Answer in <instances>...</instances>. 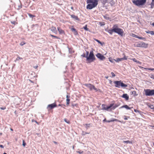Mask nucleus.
Wrapping results in <instances>:
<instances>
[{"label":"nucleus","mask_w":154,"mask_h":154,"mask_svg":"<svg viewBox=\"0 0 154 154\" xmlns=\"http://www.w3.org/2000/svg\"><path fill=\"white\" fill-rule=\"evenodd\" d=\"M87 3L89 4L87 6V9H91L97 6L98 1L97 0H87Z\"/></svg>","instance_id":"f257e3e1"},{"label":"nucleus","mask_w":154,"mask_h":154,"mask_svg":"<svg viewBox=\"0 0 154 154\" xmlns=\"http://www.w3.org/2000/svg\"><path fill=\"white\" fill-rule=\"evenodd\" d=\"M112 31L117 33L119 35L122 36H123L124 33L123 29L119 28L116 25H115L113 26Z\"/></svg>","instance_id":"f03ea898"},{"label":"nucleus","mask_w":154,"mask_h":154,"mask_svg":"<svg viewBox=\"0 0 154 154\" xmlns=\"http://www.w3.org/2000/svg\"><path fill=\"white\" fill-rule=\"evenodd\" d=\"M95 57L93 51H91L90 53L89 56L87 57V61L88 63H90L95 60Z\"/></svg>","instance_id":"7ed1b4c3"},{"label":"nucleus","mask_w":154,"mask_h":154,"mask_svg":"<svg viewBox=\"0 0 154 154\" xmlns=\"http://www.w3.org/2000/svg\"><path fill=\"white\" fill-rule=\"evenodd\" d=\"M146 0H134L133 1V2L135 5L139 6L144 5L146 2Z\"/></svg>","instance_id":"20e7f679"},{"label":"nucleus","mask_w":154,"mask_h":154,"mask_svg":"<svg viewBox=\"0 0 154 154\" xmlns=\"http://www.w3.org/2000/svg\"><path fill=\"white\" fill-rule=\"evenodd\" d=\"M114 83L116 85L115 86L116 87L119 88L120 86L122 87L125 88L127 86V85L124 84L120 81H116L114 82Z\"/></svg>","instance_id":"39448f33"},{"label":"nucleus","mask_w":154,"mask_h":154,"mask_svg":"<svg viewBox=\"0 0 154 154\" xmlns=\"http://www.w3.org/2000/svg\"><path fill=\"white\" fill-rule=\"evenodd\" d=\"M118 105L114 103L111 104L109 106L106 107V111H112L114 110L116 108L118 107Z\"/></svg>","instance_id":"423d86ee"},{"label":"nucleus","mask_w":154,"mask_h":154,"mask_svg":"<svg viewBox=\"0 0 154 154\" xmlns=\"http://www.w3.org/2000/svg\"><path fill=\"white\" fill-rule=\"evenodd\" d=\"M144 91L146 96H150L154 95V89L151 90L149 89H145Z\"/></svg>","instance_id":"0eeeda50"},{"label":"nucleus","mask_w":154,"mask_h":154,"mask_svg":"<svg viewBox=\"0 0 154 154\" xmlns=\"http://www.w3.org/2000/svg\"><path fill=\"white\" fill-rule=\"evenodd\" d=\"M84 85L88 88L90 91H92L93 89H94L96 91H97V88H96L94 85H92L90 83L86 84H84Z\"/></svg>","instance_id":"6e6552de"},{"label":"nucleus","mask_w":154,"mask_h":154,"mask_svg":"<svg viewBox=\"0 0 154 154\" xmlns=\"http://www.w3.org/2000/svg\"><path fill=\"white\" fill-rule=\"evenodd\" d=\"M57 106V104L56 103H53L48 105L47 107V108L48 110H50L52 109L54 107Z\"/></svg>","instance_id":"1a4fd4ad"},{"label":"nucleus","mask_w":154,"mask_h":154,"mask_svg":"<svg viewBox=\"0 0 154 154\" xmlns=\"http://www.w3.org/2000/svg\"><path fill=\"white\" fill-rule=\"evenodd\" d=\"M137 46L146 48L148 46V44L143 42H141L139 44H138Z\"/></svg>","instance_id":"9d476101"},{"label":"nucleus","mask_w":154,"mask_h":154,"mask_svg":"<svg viewBox=\"0 0 154 154\" xmlns=\"http://www.w3.org/2000/svg\"><path fill=\"white\" fill-rule=\"evenodd\" d=\"M127 59V57H126L125 56L123 58H117L115 60V61L117 62H119L120 61H121L125 60H126Z\"/></svg>","instance_id":"9b49d317"},{"label":"nucleus","mask_w":154,"mask_h":154,"mask_svg":"<svg viewBox=\"0 0 154 154\" xmlns=\"http://www.w3.org/2000/svg\"><path fill=\"white\" fill-rule=\"evenodd\" d=\"M96 56L97 57L101 60H103L105 59V57L100 53H97L96 55Z\"/></svg>","instance_id":"f8f14e48"},{"label":"nucleus","mask_w":154,"mask_h":154,"mask_svg":"<svg viewBox=\"0 0 154 154\" xmlns=\"http://www.w3.org/2000/svg\"><path fill=\"white\" fill-rule=\"evenodd\" d=\"M70 96L69 95H67L66 96V105L68 106L70 103V99L69 98Z\"/></svg>","instance_id":"ddd939ff"},{"label":"nucleus","mask_w":154,"mask_h":154,"mask_svg":"<svg viewBox=\"0 0 154 154\" xmlns=\"http://www.w3.org/2000/svg\"><path fill=\"white\" fill-rule=\"evenodd\" d=\"M71 31L73 32L75 35L78 34V32L76 29L73 27V26H72L71 29Z\"/></svg>","instance_id":"4468645a"},{"label":"nucleus","mask_w":154,"mask_h":154,"mask_svg":"<svg viewBox=\"0 0 154 154\" xmlns=\"http://www.w3.org/2000/svg\"><path fill=\"white\" fill-rule=\"evenodd\" d=\"M71 16L72 18L74 19L75 20H79V19L78 18V16H75L74 15H71Z\"/></svg>","instance_id":"2eb2a0df"},{"label":"nucleus","mask_w":154,"mask_h":154,"mask_svg":"<svg viewBox=\"0 0 154 154\" xmlns=\"http://www.w3.org/2000/svg\"><path fill=\"white\" fill-rule=\"evenodd\" d=\"M57 30L60 34L63 33L64 32V31L61 29L60 27H58L57 28Z\"/></svg>","instance_id":"dca6fc26"},{"label":"nucleus","mask_w":154,"mask_h":154,"mask_svg":"<svg viewBox=\"0 0 154 154\" xmlns=\"http://www.w3.org/2000/svg\"><path fill=\"white\" fill-rule=\"evenodd\" d=\"M122 97L125 98L127 100H128L129 99V97L128 96L127 94H124Z\"/></svg>","instance_id":"f3484780"},{"label":"nucleus","mask_w":154,"mask_h":154,"mask_svg":"<svg viewBox=\"0 0 154 154\" xmlns=\"http://www.w3.org/2000/svg\"><path fill=\"white\" fill-rule=\"evenodd\" d=\"M51 30L54 32H56V29L55 27H52L51 29Z\"/></svg>","instance_id":"a211bd4d"},{"label":"nucleus","mask_w":154,"mask_h":154,"mask_svg":"<svg viewBox=\"0 0 154 154\" xmlns=\"http://www.w3.org/2000/svg\"><path fill=\"white\" fill-rule=\"evenodd\" d=\"M121 108H125L127 109H130L131 108L129 107L127 105H125L121 107Z\"/></svg>","instance_id":"6ab92c4d"},{"label":"nucleus","mask_w":154,"mask_h":154,"mask_svg":"<svg viewBox=\"0 0 154 154\" xmlns=\"http://www.w3.org/2000/svg\"><path fill=\"white\" fill-rule=\"evenodd\" d=\"M116 121H118V120L117 119H111V120H110V121H106V122H110Z\"/></svg>","instance_id":"aec40b11"},{"label":"nucleus","mask_w":154,"mask_h":154,"mask_svg":"<svg viewBox=\"0 0 154 154\" xmlns=\"http://www.w3.org/2000/svg\"><path fill=\"white\" fill-rule=\"evenodd\" d=\"M110 0L111 1L109 2L110 4H111V5H113L115 4L114 2L113 1V0Z\"/></svg>","instance_id":"412c9836"},{"label":"nucleus","mask_w":154,"mask_h":154,"mask_svg":"<svg viewBox=\"0 0 154 154\" xmlns=\"http://www.w3.org/2000/svg\"><path fill=\"white\" fill-rule=\"evenodd\" d=\"M109 61L112 63H113L114 62V61H115V60L112 59V58H109Z\"/></svg>","instance_id":"4be33fe9"},{"label":"nucleus","mask_w":154,"mask_h":154,"mask_svg":"<svg viewBox=\"0 0 154 154\" xmlns=\"http://www.w3.org/2000/svg\"><path fill=\"white\" fill-rule=\"evenodd\" d=\"M27 14L31 18H33V17H35V15H33L30 13H28Z\"/></svg>","instance_id":"5701e85b"},{"label":"nucleus","mask_w":154,"mask_h":154,"mask_svg":"<svg viewBox=\"0 0 154 154\" xmlns=\"http://www.w3.org/2000/svg\"><path fill=\"white\" fill-rule=\"evenodd\" d=\"M123 142L124 143H131L132 144V142L131 141H130L129 140H127V141H123Z\"/></svg>","instance_id":"b1692460"},{"label":"nucleus","mask_w":154,"mask_h":154,"mask_svg":"<svg viewBox=\"0 0 154 154\" xmlns=\"http://www.w3.org/2000/svg\"><path fill=\"white\" fill-rule=\"evenodd\" d=\"M83 28L86 31H88L89 30V29L87 28V25L83 27Z\"/></svg>","instance_id":"393cba45"},{"label":"nucleus","mask_w":154,"mask_h":154,"mask_svg":"<svg viewBox=\"0 0 154 154\" xmlns=\"http://www.w3.org/2000/svg\"><path fill=\"white\" fill-rule=\"evenodd\" d=\"M90 124H85L84 125L85 126L86 128L87 129H88V128L90 127Z\"/></svg>","instance_id":"a878e982"},{"label":"nucleus","mask_w":154,"mask_h":154,"mask_svg":"<svg viewBox=\"0 0 154 154\" xmlns=\"http://www.w3.org/2000/svg\"><path fill=\"white\" fill-rule=\"evenodd\" d=\"M131 35L133 37H135L137 38H138V36L134 34H132Z\"/></svg>","instance_id":"bb28decb"},{"label":"nucleus","mask_w":154,"mask_h":154,"mask_svg":"<svg viewBox=\"0 0 154 154\" xmlns=\"http://www.w3.org/2000/svg\"><path fill=\"white\" fill-rule=\"evenodd\" d=\"M23 59V58L22 57H21L19 56H18L17 58L16 59V60H22Z\"/></svg>","instance_id":"cd10ccee"},{"label":"nucleus","mask_w":154,"mask_h":154,"mask_svg":"<svg viewBox=\"0 0 154 154\" xmlns=\"http://www.w3.org/2000/svg\"><path fill=\"white\" fill-rule=\"evenodd\" d=\"M148 106L152 109H154V106L153 105H149Z\"/></svg>","instance_id":"c85d7f7f"},{"label":"nucleus","mask_w":154,"mask_h":154,"mask_svg":"<svg viewBox=\"0 0 154 154\" xmlns=\"http://www.w3.org/2000/svg\"><path fill=\"white\" fill-rule=\"evenodd\" d=\"M25 44H26V43L24 42H21L20 43V45L21 46H23V45H24Z\"/></svg>","instance_id":"c756f323"},{"label":"nucleus","mask_w":154,"mask_h":154,"mask_svg":"<svg viewBox=\"0 0 154 154\" xmlns=\"http://www.w3.org/2000/svg\"><path fill=\"white\" fill-rule=\"evenodd\" d=\"M50 35L52 37H54V38H55L57 39H59V38L57 36H55V35Z\"/></svg>","instance_id":"7c9ffc66"},{"label":"nucleus","mask_w":154,"mask_h":154,"mask_svg":"<svg viewBox=\"0 0 154 154\" xmlns=\"http://www.w3.org/2000/svg\"><path fill=\"white\" fill-rule=\"evenodd\" d=\"M26 143H25L24 140H23V145L24 146H26Z\"/></svg>","instance_id":"2f4dec72"},{"label":"nucleus","mask_w":154,"mask_h":154,"mask_svg":"<svg viewBox=\"0 0 154 154\" xmlns=\"http://www.w3.org/2000/svg\"><path fill=\"white\" fill-rule=\"evenodd\" d=\"M81 56L82 57H86V58H87V57H88V56H86L84 53L82 55H81Z\"/></svg>","instance_id":"473e14b6"},{"label":"nucleus","mask_w":154,"mask_h":154,"mask_svg":"<svg viewBox=\"0 0 154 154\" xmlns=\"http://www.w3.org/2000/svg\"><path fill=\"white\" fill-rule=\"evenodd\" d=\"M77 152L79 154H82L83 152V151L80 150L77 151Z\"/></svg>","instance_id":"72a5a7b5"},{"label":"nucleus","mask_w":154,"mask_h":154,"mask_svg":"<svg viewBox=\"0 0 154 154\" xmlns=\"http://www.w3.org/2000/svg\"><path fill=\"white\" fill-rule=\"evenodd\" d=\"M145 69H147L151 70H154V68H144Z\"/></svg>","instance_id":"f704fd0d"},{"label":"nucleus","mask_w":154,"mask_h":154,"mask_svg":"<svg viewBox=\"0 0 154 154\" xmlns=\"http://www.w3.org/2000/svg\"><path fill=\"white\" fill-rule=\"evenodd\" d=\"M149 33L152 35H154V32L153 31H149Z\"/></svg>","instance_id":"c9c22d12"},{"label":"nucleus","mask_w":154,"mask_h":154,"mask_svg":"<svg viewBox=\"0 0 154 154\" xmlns=\"http://www.w3.org/2000/svg\"><path fill=\"white\" fill-rule=\"evenodd\" d=\"M111 74L112 75V77H114L115 76V75L113 72L111 73Z\"/></svg>","instance_id":"e433bc0d"},{"label":"nucleus","mask_w":154,"mask_h":154,"mask_svg":"<svg viewBox=\"0 0 154 154\" xmlns=\"http://www.w3.org/2000/svg\"><path fill=\"white\" fill-rule=\"evenodd\" d=\"M131 60H132L134 62H137V60H136V59L135 58H133L131 59Z\"/></svg>","instance_id":"4c0bfd02"},{"label":"nucleus","mask_w":154,"mask_h":154,"mask_svg":"<svg viewBox=\"0 0 154 154\" xmlns=\"http://www.w3.org/2000/svg\"><path fill=\"white\" fill-rule=\"evenodd\" d=\"M11 23L14 24H15L16 23H16V22L15 21H11Z\"/></svg>","instance_id":"58836bf2"},{"label":"nucleus","mask_w":154,"mask_h":154,"mask_svg":"<svg viewBox=\"0 0 154 154\" xmlns=\"http://www.w3.org/2000/svg\"><path fill=\"white\" fill-rule=\"evenodd\" d=\"M100 24L101 25H104L105 24V23L104 22H100Z\"/></svg>","instance_id":"ea45409f"},{"label":"nucleus","mask_w":154,"mask_h":154,"mask_svg":"<svg viewBox=\"0 0 154 154\" xmlns=\"http://www.w3.org/2000/svg\"><path fill=\"white\" fill-rule=\"evenodd\" d=\"M0 109H1L4 110V109H6V107H0Z\"/></svg>","instance_id":"a19ab883"},{"label":"nucleus","mask_w":154,"mask_h":154,"mask_svg":"<svg viewBox=\"0 0 154 154\" xmlns=\"http://www.w3.org/2000/svg\"><path fill=\"white\" fill-rule=\"evenodd\" d=\"M64 121L65 122H66L67 123H68V124H69L70 122L69 121H68V122H67V120H66V119H64Z\"/></svg>","instance_id":"79ce46f5"},{"label":"nucleus","mask_w":154,"mask_h":154,"mask_svg":"<svg viewBox=\"0 0 154 154\" xmlns=\"http://www.w3.org/2000/svg\"><path fill=\"white\" fill-rule=\"evenodd\" d=\"M151 78L154 79V75H152L150 76Z\"/></svg>","instance_id":"37998d69"},{"label":"nucleus","mask_w":154,"mask_h":154,"mask_svg":"<svg viewBox=\"0 0 154 154\" xmlns=\"http://www.w3.org/2000/svg\"><path fill=\"white\" fill-rule=\"evenodd\" d=\"M109 83L110 84V85H112V81L110 80H109Z\"/></svg>","instance_id":"c03bdc74"},{"label":"nucleus","mask_w":154,"mask_h":154,"mask_svg":"<svg viewBox=\"0 0 154 154\" xmlns=\"http://www.w3.org/2000/svg\"><path fill=\"white\" fill-rule=\"evenodd\" d=\"M136 93V92L135 91H133L132 92V94H135Z\"/></svg>","instance_id":"a18cd8bd"},{"label":"nucleus","mask_w":154,"mask_h":154,"mask_svg":"<svg viewBox=\"0 0 154 154\" xmlns=\"http://www.w3.org/2000/svg\"><path fill=\"white\" fill-rule=\"evenodd\" d=\"M151 5L153 6H154V2H153L152 1V2L151 4Z\"/></svg>","instance_id":"49530a36"},{"label":"nucleus","mask_w":154,"mask_h":154,"mask_svg":"<svg viewBox=\"0 0 154 154\" xmlns=\"http://www.w3.org/2000/svg\"><path fill=\"white\" fill-rule=\"evenodd\" d=\"M86 56H88V55L89 54V52L88 51H86Z\"/></svg>","instance_id":"de8ad7c7"},{"label":"nucleus","mask_w":154,"mask_h":154,"mask_svg":"<svg viewBox=\"0 0 154 154\" xmlns=\"http://www.w3.org/2000/svg\"><path fill=\"white\" fill-rule=\"evenodd\" d=\"M95 40L96 41H97V42H98L99 43L101 44V42L100 41H99V40H97V39H96Z\"/></svg>","instance_id":"09e8293b"},{"label":"nucleus","mask_w":154,"mask_h":154,"mask_svg":"<svg viewBox=\"0 0 154 154\" xmlns=\"http://www.w3.org/2000/svg\"><path fill=\"white\" fill-rule=\"evenodd\" d=\"M136 62L137 63H138L139 64H141V62H139V61H137V62Z\"/></svg>","instance_id":"8fccbe9b"},{"label":"nucleus","mask_w":154,"mask_h":154,"mask_svg":"<svg viewBox=\"0 0 154 154\" xmlns=\"http://www.w3.org/2000/svg\"><path fill=\"white\" fill-rule=\"evenodd\" d=\"M136 62L137 63H138L139 64H141V62H139V61H137V62Z\"/></svg>","instance_id":"3c124183"},{"label":"nucleus","mask_w":154,"mask_h":154,"mask_svg":"<svg viewBox=\"0 0 154 154\" xmlns=\"http://www.w3.org/2000/svg\"><path fill=\"white\" fill-rule=\"evenodd\" d=\"M138 38L140 39H143L144 38L142 37H138V38Z\"/></svg>","instance_id":"603ef678"},{"label":"nucleus","mask_w":154,"mask_h":154,"mask_svg":"<svg viewBox=\"0 0 154 154\" xmlns=\"http://www.w3.org/2000/svg\"><path fill=\"white\" fill-rule=\"evenodd\" d=\"M0 147H1L2 148H4V146L2 145H0Z\"/></svg>","instance_id":"864d4df0"},{"label":"nucleus","mask_w":154,"mask_h":154,"mask_svg":"<svg viewBox=\"0 0 154 154\" xmlns=\"http://www.w3.org/2000/svg\"><path fill=\"white\" fill-rule=\"evenodd\" d=\"M38 66H34V68L35 69H37L38 68Z\"/></svg>","instance_id":"5fc2aeb1"},{"label":"nucleus","mask_w":154,"mask_h":154,"mask_svg":"<svg viewBox=\"0 0 154 154\" xmlns=\"http://www.w3.org/2000/svg\"><path fill=\"white\" fill-rule=\"evenodd\" d=\"M106 20H109L110 21H111V20L110 19V18L108 17H106Z\"/></svg>","instance_id":"6e6d98bb"},{"label":"nucleus","mask_w":154,"mask_h":154,"mask_svg":"<svg viewBox=\"0 0 154 154\" xmlns=\"http://www.w3.org/2000/svg\"><path fill=\"white\" fill-rule=\"evenodd\" d=\"M134 111L136 112H139V111L138 110H137V109H134Z\"/></svg>","instance_id":"4d7b16f0"},{"label":"nucleus","mask_w":154,"mask_h":154,"mask_svg":"<svg viewBox=\"0 0 154 154\" xmlns=\"http://www.w3.org/2000/svg\"><path fill=\"white\" fill-rule=\"evenodd\" d=\"M124 119L125 120H127L128 119V118H126V117H125L124 118Z\"/></svg>","instance_id":"13d9d810"},{"label":"nucleus","mask_w":154,"mask_h":154,"mask_svg":"<svg viewBox=\"0 0 154 154\" xmlns=\"http://www.w3.org/2000/svg\"><path fill=\"white\" fill-rule=\"evenodd\" d=\"M154 7V6H153L151 5V8H153Z\"/></svg>","instance_id":"bf43d9fd"},{"label":"nucleus","mask_w":154,"mask_h":154,"mask_svg":"<svg viewBox=\"0 0 154 154\" xmlns=\"http://www.w3.org/2000/svg\"><path fill=\"white\" fill-rule=\"evenodd\" d=\"M22 5H21V6H20V7H19V8H22Z\"/></svg>","instance_id":"052dcab7"},{"label":"nucleus","mask_w":154,"mask_h":154,"mask_svg":"<svg viewBox=\"0 0 154 154\" xmlns=\"http://www.w3.org/2000/svg\"><path fill=\"white\" fill-rule=\"evenodd\" d=\"M59 106H61V105H63V106H65V105H60V104H59Z\"/></svg>","instance_id":"680f3d73"},{"label":"nucleus","mask_w":154,"mask_h":154,"mask_svg":"<svg viewBox=\"0 0 154 154\" xmlns=\"http://www.w3.org/2000/svg\"><path fill=\"white\" fill-rule=\"evenodd\" d=\"M10 130H11V131H13V130L12 128H10Z\"/></svg>","instance_id":"e2e57ef3"},{"label":"nucleus","mask_w":154,"mask_h":154,"mask_svg":"<svg viewBox=\"0 0 154 154\" xmlns=\"http://www.w3.org/2000/svg\"><path fill=\"white\" fill-rule=\"evenodd\" d=\"M106 120V119H105L103 120V122H104Z\"/></svg>","instance_id":"0e129e2a"},{"label":"nucleus","mask_w":154,"mask_h":154,"mask_svg":"<svg viewBox=\"0 0 154 154\" xmlns=\"http://www.w3.org/2000/svg\"><path fill=\"white\" fill-rule=\"evenodd\" d=\"M54 143L55 144H56L57 143V142L55 141L54 142Z\"/></svg>","instance_id":"69168bd1"},{"label":"nucleus","mask_w":154,"mask_h":154,"mask_svg":"<svg viewBox=\"0 0 154 154\" xmlns=\"http://www.w3.org/2000/svg\"><path fill=\"white\" fill-rule=\"evenodd\" d=\"M152 25L154 26V22L152 24Z\"/></svg>","instance_id":"338daca9"},{"label":"nucleus","mask_w":154,"mask_h":154,"mask_svg":"<svg viewBox=\"0 0 154 154\" xmlns=\"http://www.w3.org/2000/svg\"><path fill=\"white\" fill-rule=\"evenodd\" d=\"M3 154H7L6 153H5V152H4V153H3Z\"/></svg>","instance_id":"774afa93"}]
</instances>
